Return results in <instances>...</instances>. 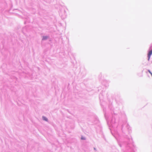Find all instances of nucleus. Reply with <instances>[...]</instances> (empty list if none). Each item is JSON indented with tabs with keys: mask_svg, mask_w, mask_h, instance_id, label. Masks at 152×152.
<instances>
[{
	"mask_svg": "<svg viewBox=\"0 0 152 152\" xmlns=\"http://www.w3.org/2000/svg\"><path fill=\"white\" fill-rule=\"evenodd\" d=\"M152 54V50L149 51L148 54V60H149L150 58V57L151 54Z\"/></svg>",
	"mask_w": 152,
	"mask_h": 152,
	"instance_id": "1",
	"label": "nucleus"
},
{
	"mask_svg": "<svg viewBox=\"0 0 152 152\" xmlns=\"http://www.w3.org/2000/svg\"><path fill=\"white\" fill-rule=\"evenodd\" d=\"M43 118L44 120L47 121H48V119L46 118V117H43Z\"/></svg>",
	"mask_w": 152,
	"mask_h": 152,
	"instance_id": "2",
	"label": "nucleus"
},
{
	"mask_svg": "<svg viewBox=\"0 0 152 152\" xmlns=\"http://www.w3.org/2000/svg\"><path fill=\"white\" fill-rule=\"evenodd\" d=\"M47 38V37H43L42 39L44 40L46 39Z\"/></svg>",
	"mask_w": 152,
	"mask_h": 152,
	"instance_id": "3",
	"label": "nucleus"
},
{
	"mask_svg": "<svg viewBox=\"0 0 152 152\" xmlns=\"http://www.w3.org/2000/svg\"><path fill=\"white\" fill-rule=\"evenodd\" d=\"M81 139L82 140H85V137H82L81 138Z\"/></svg>",
	"mask_w": 152,
	"mask_h": 152,
	"instance_id": "4",
	"label": "nucleus"
},
{
	"mask_svg": "<svg viewBox=\"0 0 152 152\" xmlns=\"http://www.w3.org/2000/svg\"><path fill=\"white\" fill-rule=\"evenodd\" d=\"M148 72H149V73L151 75L152 73L151 72L150 70H148Z\"/></svg>",
	"mask_w": 152,
	"mask_h": 152,
	"instance_id": "5",
	"label": "nucleus"
}]
</instances>
